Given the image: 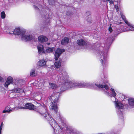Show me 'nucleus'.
Returning <instances> with one entry per match:
<instances>
[{"label":"nucleus","instance_id":"obj_1","mask_svg":"<svg viewBox=\"0 0 134 134\" xmlns=\"http://www.w3.org/2000/svg\"><path fill=\"white\" fill-rule=\"evenodd\" d=\"M36 111L43 115L49 121L53 129L54 132L55 133V131H57L58 132H61L62 130L59 126L56 123L54 120L51 117L47 111L45 107L41 106L38 107L36 109Z\"/></svg>","mask_w":134,"mask_h":134},{"label":"nucleus","instance_id":"obj_2","mask_svg":"<svg viewBox=\"0 0 134 134\" xmlns=\"http://www.w3.org/2000/svg\"><path fill=\"white\" fill-rule=\"evenodd\" d=\"M62 84V86L65 88H86L95 89V84L87 83L72 82L69 81L68 79L64 80Z\"/></svg>","mask_w":134,"mask_h":134},{"label":"nucleus","instance_id":"obj_3","mask_svg":"<svg viewBox=\"0 0 134 134\" xmlns=\"http://www.w3.org/2000/svg\"><path fill=\"white\" fill-rule=\"evenodd\" d=\"M60 96V93L59 92H57L53 94L52 96V98L54 100L53 102H52L50 108L52 110H53L55 112L58 110L57 103Z\"/></svg>","mask_w":134,"mask_h":134},{"label":"nucleus","instance_id":"obj_4","mask_svg":"<svg viewBox=\"0 0 134 134\" xmlns=\"http://www.w3.org/2000/svg\"><path fill=\"white\" fill-rule=\"evenodd\" d=\"M100 61L103 68H105L108 65L107 60V52H100Z\"/></svg>","mask_w":134,"mask_h":134},{"label":"nucleus","instance_id":"obj_5","mask_svg":"<svg viewBox=\"0 0 134 134\" xmlns=\"http://www.w3.org/2000/svg\"><path fill=\"white\" fill-rule=\"evenodd\" d=\"M122 19L124 21L125 23L127 24L128 27H126L123 31H134V25L129 22L126 19L125 17L122 14H121Z\"/></svg>","mask_w":134,"mask_h":134},{"label":"nucleus","instance_id":"obj_6","mask_svg":"<svg viewBox=\"0 0 134 134\" xmlns=\"http://www.w3.org/2000/svg\"><path fill=\"white\" fill-rule=\"evenodd\" d=\"M21 37L23 40L25 41L35 40L34 37L32 35L29 34L25 33V32L21 36Z\"/></svg>","mask_w":134,"mask_h":134},{"label":"nucleus","instance_id":"obj_7","mask_svg":"<svg viewBox=\"0 0 134 134\" xmlns=\"http://www.w3.org/2000/svg\"><path fill=\"white\" fill-rule=\"evenodd\" d=\"M115 104V108L117 110V112L118 114H121L122 113L121 109H122L124 108V105L121 102L116 100L114 102Z\"/></svg>","mask_w":134,"mask_h":134},{"label":"nucleus","instance_id":"obj_8","mask_svg":"<svg viewBox=\"0 0 134 134\" xmlns=\"http://www.w3.org/2000/svg\"><path fill=\"white\" fill-rule=\"evenodd\" d=\"M9 34L12 35L13 34L17 35H20L22 36L25 33V31L19 27L16 28L14 31H12L11 32H8Z\"/></svg>","mask_w":134,"mask_h":134},{"label":"nucleus","instance_id":"obj_9","mask_svg":"<svg viewBox=\"0 0 134 134\" xmlns=\"http://www.w3.org/2000/svg\"><path fill=\"white\" fill-rule=\"evenodd\" d=\"M19 109H27L31 110H34L36 108L31 103H27L25 105V107H18Z\"/></svg>","mask_w":134,"mask_h":134},{"label":"nucleus","instance_id":"obj_10","mask_svg":"<svg viewBox=\"0 0 134 134\" xmlns=\"http://www.w3.org/2000/svg\"><path fill=\"white\" fill-rule=\"evenodd\" d=\"M65 50L64 49L59 48L57 49L55 51L54 54L55 60H58L61 54Z\"/></svg>","mask_w":134,"mask_h":134},{"label":"nucleus","instance_id":"obj_11","mask_svg":"<svg viewBox=\"0 0 134 134\" xmlns=\"http://www.w3.org/2000/svg\"><path fill=\"white\" fill-rule=\"evenodd\" d=\"M38 50V53L40 54H42L43 53H45V51L43 48V46L41 44L38 45L37 47Z\"/></svg>","mask_w":134,"mask_h":134},{"label":"nucleus","instance_id":"obj_12","mask_svg":"<svg viewBox=\"0 0 134 134\" xmlns=\"http://www.w3.org/2000/svg\"><path fill=\"white\" fill-rule=\"evenodd\" d=\"M13 81V79L11 77H9L7 79V80L5 83V86L8 87V86L10 84H12Z\"/></svg>","mask_w":134,"mask_h":134},{"label":"nucleus","instance_id":"obj_13","mask_svg":"<svg viewBox=\"0 0 134 134\" xmlns=\"http://www.w3.org/2000/svg\"><path fill=\"white\" fill-rule=\"evenodd\" d=\"M38 40L41 42H44L47 41L48 38L46 36L41 35L38 37Z\"/></svg>","mask_w":134,"mask_h":134},{"label":"nucleus","instance_id":"obj_14","mask_svg":"<svg viewBox=\"0 0 134 134\" xmlns=\"http://www.w3.org/2000/svg\"><path fill=\"white\" fill-rule=\"evenodd\" d=\"M95 85L98 88H105V90L108 91L109 90V87L107 85H100L99 84H96Z\"/></svg>","mask_w":134,"mask_h":134},{"label":"nucleus","instance_id":"obj_15","mask_svg":"<svg viewBox=\"0 0 134 134\" xmlns=\"http://www.w3.org/2000/svg\"><path fill=\"white\" fill-rule=\"evenodd\" d=\"M55 49L54 47H47L45 51V53H52L53 51H54Z\"/></svg>","mask_w":134,"mask_h":134},{"label":"nucleus","instance_id":"obj_16","mask_svg":"<svg viewBox=\"0 0 134 134\" xmlns=\"http://www.w3.org/2000/svg\"><path fill=\"white\" fill-rule=\"evenodd\" d=\"M77 44L80 46H83L86 44L85 42L82 39L77 40Z\"/></svg>","mask_w":134,"mask_h":134},{"label":"nucleus","instance_id":"obj_17","mask_svg":"<svg viewBox=\"0 0 134 134\" xmlns=\"http://www.w3.org/2000/svg\"><path fill=\"white\" fill-rule=\"evenodd\" d=\"M69 38L68 37H65L61 41V44L63 45H65L68 43Z\"/></svg>","mask_w":134,"mask_h":134},{"label":"nucleus","instance_id":"obj_18","mask_svg":"<svg viewBox=\"0 0 134 134\" xmlns=\"http://www.w3.org/2000/svg\"><path fill=\"white\" fill-rule=\"evenodd\" d=\"M46 64V62L44 60H41L39 61L38 63V65L39 66H43Z\"/></svg>","mask_w":134,"mask_h":134},{"label":"nucleus","instance_id":"obj_19","mask_svg":"<svg viewBox=\"0 0 134 134\" xmlns=\"http://www.w3.org/2000/svg\"><path fill=\"white\" fill-rule=\"evenodd\" d=\"M129 104L134 107V99L133 98H130L128 100Z\"/></svg>","mask_w":134,"mask_h":134},{"label":"nucleus","instance_id":"obj_20","mask_svg":"<svg viewBox=\"0 0 134 134\" xmlns=\"http://www.w3.org/2000/svg\"><path fill=\"white\" fill-rule=\"evenodd\" d=\"M50 86V88L52 89H55L58 87L54 83H49Z\"/></svg>","mask_w":134,"mask_h":134},{"label":"nucleus","instance_id":"obj_21","mask_svg":"<svg viewBox=\"0 0 134 134\" xmlns=\"http://www.w3.org/2000/svg\"><path fill=\"white\" fill-rule=\"evenodd\" d=\"M15 91L16 93H22L24 92V91L23 90L19 88L15 89Z\"/></svg>","mask_w":134,"mask_h":134},{"label":"nucleus","instance_id":"obj_22","mask_svg":"<svg viewBox=\"0 0 134 134\" xmlns=\"http://www.w3.org/2000/svg\"><path fill=\"white\" fill-rule=\"evenodd\" d=\"M54 65L56 68H59L61 66V62L60 61L56 62L54 63Z\"/></svg>","mask_w":134,"mask_h":134},{"label":"nucleus","instance_id":"obj_23","mask_svg":"<svg viewBox=\"0 0 134 134\" xmlns=\"http://www.w3.org/2000/svg\"><path fill=\"white\" fill-rule=\"evenodd\" d=\"M30 75L31 76H35L36 75V74L35 72V70L34 69H32L31 70Z\"/></svg>","mask_w":134,"mask_h":134},{"label":"nucleus","instance_id":"obj_24","mask_svg":"<svg viewBox=\"0 0 134 134\" xmlns=\"http://www.w3.org/2000/svg\"><path fill=\"white\" fill-rule=\"evenodd\" d=\"M110 90L111 92V93L112 94V96L115 98V96H116V94L114 90L112 88L110 89Z\"/></svg>","mask_w":134,"mask_h":134},{"label":"nucleus","instance_id":"obj_25","mask_svg":"<svg viewBox=\"0 0 134 134\" xmlns=\"http://www.w3.org/2000/svg\"><path fill=\"white\" fill-rule=\"evenodd\" d=\"M9 107H7L5 108V110H4L3 111V113H4L6 112L10 113L12 111V110L9 109V110H8Z\"/></svg>","mask_w":134,"mask_h":134},{"label":"nucleus","instance_id":"obj_26","mask_svg":"<svg viewBox=\"0 0 134 134\" xmlns=\"http://www.w3.org/2000/svg\"><path fill=\"white\" fill-rule=\"evenodd\" d=\"M5 13L4 12H2L1 13V18L4 19L5 18Z\"/></svg>","mask_w":134,"mask_h":134},{"label":"nucleus","instance_id":"obj_27","mask_svg":"<svg viewBox=\"0 0 134 134\" xmlns=\"http://www.w3.org/2000/svg\"><path fill=\"white\" fill-rule=\"evenodd\" d=\"M111 24H110V26L109 27V29H108L109 30L110 33L111 32L113 31V30L111 27Z\"/></svg>","mask_w":134,"mask_h":134},{"label":"nucleus","instance_id":"obj_28","mask_svg":"<svg viewBox=\"0 0 134 134\" xmlns=\"http://www.w3.org/2000/svg\"><path fill=\"white\" fill-rule=\"evenodd\" d=\"M104 93L107 95L110 96V94L109 92L107 91H104Z\"/></svg>","mask_w":134,"mask_h":134},{"label":"nucleus","instance_id":"obj_29","mask_svg":"<svg viewBox=\"0 0 134 134\" xmlns=\"http://www.w3.org/2000/svg\"><path fill=\"white\" fill-rule=\"evenodd\" d=\"M114 7L116 9L117 11L118 12L119 10L118 6L116 5H115Z\"/></svg>","mask_w":134,"mask_h":134},{"label":"nucleus","instance_id":"obj_30","mask_svg":"<svg viewBox=\"0 0 134 134\" xmlns=\"http://www.w3.org/2000/svg\"><path fill=\"white\" fill-rule=\"evenodd\" d=\"M12 31H13V30L12 29H9V30L8 31H7V33L9 34L8 33V32H11Z\"/></svg>","mask_w":134,"mask_h":134},{"label":"nucleus","instance_id":"obj_31","mask_svg":"<svg viewBox=\"0 0 134 134\" xmlns=\"http://www.w3.org/2000/svg\"><path fill=\"white\" fill-rule=\"evenodd\" d=\"M3 122H2L1 123L0 127V129H1V130L2 129V127H3Z\"/></svg>","mask_w":134,"mask_h":134},{"label":"nucleus","instance_id":"obj_32","mask_svg":"<svg viewBox=\"0 0 134 134\" xmlns=\"http://www.w3.org/2000/svg\"><path fill=\"white\" fill-rule=\"evenodd\" d=\"M34 7L37 10V9H38V8L37 7V6H35V5H34Z\"/></svg>","mask_w":134,"mask_h":134},{"label":"nucleus","instance_id":"obj_33","mask_svg":"<svg viewBox=\"0 0 134 134\" xmlns=\"http://www.w3.org/2000/svg\"><path fill=\"white\" fill-rule=\"evenodd\" d=\"M109 1V3H110L111 4H113V1Z\"/></svg>","mask_w":134,"mask_h":134},{"label":"nucleus","instance_id":"obj_34","mask_svg":"<svg viewBox=\"0 0 134 134\" xmlns=\"http://www.w3.org/2000/svg\"><path fill=\"white\" fill-rule=\"evenodd\" d=\"M0 134H1V129H0Z\"/></svg>","mask_w":134,"mask_h":134},{"label":"nucleus","instance_id":"obj_35","mask_svg":"<svg viewBox=\"0 0 134 134\" xmlns=\"http://www.w3.org/2000/svg\"><path fill=\"white\" fill-rule=\"evenodd\" d=\"M70 134H73V132L72 131H71V132H70Z\"/></svg>","mask_w":134,"mask_h":134},{"label":"nucleus","instance_id":"obj_36","mask_svg":"<svg viewBox=\"0 0 134 134\" xmlns=\"http://www.w3.org/2000/svg\"><path fill=\"white\" fill-rule=\"evenodd\" d=\"M119 24H122V23L121 22H120Z\"/></svg>","mask_w":134,"mask_h":134},{"label":"nucleus","instance_id":"obj_37","mask_svg":"<svg viewBox=\"0 0 134 134\" xmlns=\"http://www.w3.org/2000/svg\"><path fill=\"white\" fill-rule=\"evenodd\" d=\"M107 1H110V0H106Z\"/></svg>","mask_w":134,"mask_h":134},{"label":"nucleus","instance_id":"obj_38","mask_svg":"<svg viewBox=\"0 0 134 134\" xmlns=\"http://www.w3.org/2000/svg\"><path fill=\"white\" fill-rule=\"evenodd\" d=\"M50 44V43H47V44H48V45H49V44Z\"/></svg>","mask_w":134,"mask_h":134},{"label":"nucleus","instance_id":"obj_39","mask_svg":"<svg viewBox=\"0 0 134 134\" xmlns=\"http://www.w3.org/2000/svg\"><path fill=\"white\" fill-rule=\"evenodd\" d=\"M50 1H51V0H49V3L50 2Z\"/></svg>","mask_w":134,"mask_h":134}]
</instances>
